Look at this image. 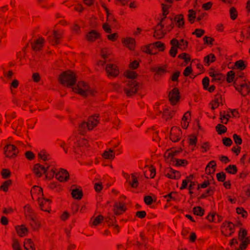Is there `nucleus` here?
<instances>
[{"mask_svg": "<svg viewBox=\"0 0 250 250\" xmlns=\"http://www.w3.org/2000/svg\"><path fill=\"white\" fill-rule=\"evenodd\" d=\"M137 76V73L133 71H128L125 73V76L131 80H134Z\"/></svg>", "mask_w": 250, "mask_h": 250, "instance_id": "nucleus-51", "label": "nucleus"}, {"mask_svg": "<svg viewBox=\"0 0 250 250\" xmlns=\"http://www.w3.org/2000/svg\"><path fill=\"white\" fill-rule=\"evenodd\" d=\"M103 28L106 33L110 34L112 32L110 26L107 23H104L103 25Z\"/></svg>", "mask_w": 250, "mask_h": 250, "instance_id": "nucleus-63", "label": "nucleus"}, {"mask_svg": "<svg viewBox=\"0 0 250 250\" xmlns=\"http://www.w3.org/2000/svg\"><path fill=\"white\" fill-rule=\"evenodd\" d=\"M223 143L226 146H230L232 144V141L230 138L225 137L223 139Z\"/></svg>", "mask_w": 250, "mask_h": 250, "instance_id": "nucleus-54", "label": "nucleus"}, {"mask_svg": "<svg viewBox=\"0 0 250 250\" xmlns=\"http://www.w3.org/2000/svg\"><path fill=\"white\" fill-rule=\"evenodd\" d=\"M170 44L172 45L169 54L172 57H175L178 52V48H179V41L175 38H173L170 41Z\"/></svg>", "mask_w": 250, "mask_h": 250, "instance_id": "nucleus-16", "label": "nucleus"}, {"mask_svg": "<svg viewBox=\"0 0 250 250\" xmlns=\"http://www.w3.org/2000/svg\"><path fill=\"white\" fill-rule=\"evenodd\" d=\"M11 181L10 180L5 181L1 186V188L4 191H6L8 189V187L11 184Z\"/></svg>", "mask_w": 250, "mask_h": 250, "instance_id": "nucleus-61", "label": "nucleus"}, {"mask_svg": "<svg viewBox=\"0 0 250 250\" xmlns=\"http://www.w3.org/2000/svg\"><path fill=\"white\" fill-rule=\"evenodd\" d=\"M112 90L119 92L121 90L120 85L118 83H111L110 84Z\"/></svg>", "mask_w": 250, "mask_h": 250, "instance_id": "nucleus-56", "label": "nucleus"}, {"mask_svg": "<svg viewBox=\"0 0 250 250\" xmlns=\"http://www.w3.org/2000/svg\"><path fill=\"white\" fill-rule=\"evenodd\" d=\"M236 212L238 214H241L242 216L246 218L247 216V212L243 208H237Z\"/></svg>", "mask_w": 250, "mask_h": 250, "instance_id": "nucleus-50", "label": "nucleus"}, {"mask_svg": "<svg viewBox=\"0 0 250 250\" xmlns=\"http://www.w3.org/2000/svg\"><path fill=\"white\" fill-rule=\"evenodd\" d=\"M221 101H222L221 95L220 94L216 95L215 96L214 99L211 102V104H212L211 108L212 109H215L217 108L219 106V103Z\"/></svg>", "mask_w": 250, "mask_h": 250, "instance_id": "nucleus-26", "label": "nucleus"}, {"mask_svg": "<svg viewBox=\"0 0 250 250\" xmlns=\"http://www.w3.org/2000/svg\"><path fill=\"white\" fill-rule=\"evenodd\" d=\"M193 213L195 215L202 216L204 215V210L200 207H194L193 208Z\"/></svg>", "mask_w": 250, "mask_h": 250, "instance_id": "nucleus-44", "label": "nucleus"}, {"mask_svg": "<svg viewBox=\"0 0 250 250\" xmlns=\"http://www.w3.org/2000/svg\"><path fill=\"white\" fill-rule=\"evenodd\" d=\"M174 20L178 27L182 28L184 27L185 21L183 14L176 15Z\"/></svg>", "mask_w": 250, "mask_h": 250, "instance_id": "nucleus-21", "label": "nucleus"}, {"mask_svg": "<svg viewBox=\"0 0 250 250\" xmlns=\"http://www.w3.org/2000/svg\"><path fill=\"white\" fill-rule=\"evenodd\" d=\"M102 157L105 159H113L115 157V155L114 150L109 149L108 150H105L104 152Z\"/></svg>", "mask_w": 250, "mask_h": 250, "instance_id": "nucleus-25", "label": "nucleus"}, {"mask_svg": "<svg viewBox=\"0 0 250 250\" xmlns=\"http://www.w3.org/2000/svg\"><path fill=\"white\" fill-rule=\"evenodd\" d=\"M249 244H250V236L247 237L241 241V243L240 244V249L246 250Z\"/></svg>", "mask_w": 250, "mask_h": 250, "instance_id": "nucleus-33", "label": "nucleus"}, {"mask_svg": "<svg viewBox=\"0 0 250 250\" xmlns=\"http://www.w3.org/2000/svg\"><path fill=\"white\" fill-rule=\"evenodd\" d=\"M16 229L17 233L21 236H23L26 235L27 232H28L27 228L23 225H22L21 226H17L16 227Z\"/></svg>", "mask_w": 250, "mask_h": 250, "instance_id": "nucleus-28", "label": "nucleus"}, {"mask_svg": "<svg viewBox=\"0 0 250 250\" xmlns=\"http://www.w3.org/2000/svg\"><path fill=\"white\" fill-rule=\"evenodd\" d=\"M216 177L219 181L224 182L226 179V174L224 172H221L216 174Z\"/></svg>", "mask_w": 250, "mask_h": 250, "instance_id": "nucleus-53", "label": "nucleus"}, {"mask_svg": "<svg viewBox=\"0 0 250 250\" xmlns=\"http://www.w3.org/2000/svg\"><path fill=\"white\" fill-rule=\"evenodd\" d=\"M192 72L191 66L187 67L184 71L183 74L185 77H188Z\"/></svg>", "mask_w": 250, "mask_h": 250, "instance_id": "nucleus-59", "label": "nucleus"}, {"mask_svg": "<svg viewBox=\"0 0 250 250\" xmlns=\"http://www.w3.org/2000/svg\"><path fill=\"white\" fill-rule=\"evenodd\" d=\"M176 162V166H185L188 164V161L185 159H175L174 162Z\"/></svg>", "mask_w": 250, "mask_h": 250, "instance_id": "nucleus-48", "label": "nucleus"}, {"mask_svg": "<svg viewBox=\"0 0 250 250\" xmlns=\"http://www.w3.org/2000/svg\"><path fill=\"white\" fill-rule=\"evenodd\" d=\"M235 76V73L231 70L228 72L227 75V81L228 83H230L233 82Z\"/></svg>", "mask_w": 250, "mask_h": 250, "instance_id": "nucleus-47", "label": "nucleus"}, {"mask_svg": "<svg viewBox=\"0 0 250 250\" xmlns=\"http://www.w3.org/2000/svg\"><path fill=\"white\" fill-rule=\"evenodd\" d=\"M236 79L234 82V86L237 90L243 96H246L250 93V83L249 84L246 83L238 84Z\"/></svg>", "mask_w": 250, "mask_h": 250, "instance_id": "nucleus-6", "label": "nucleus"}, {"mask_svg": "<svg viewBox=\"0 0 250 250\" xmlns=\"http://www.w3.org/2000/svg\"><path fill=\"white\" fill-rule=\"evenodd\" d=\"M205 33V31L202 29H196L194 32L192 33V34L195 35L197 37H201Z\"/></svg>", "mask_w": 250, "mask_h": 250, "instance_id": "nucleus-52", "label": "nucleus"}, {"mask_svg": "<svg viewBox=\"0 0 250 250\" xmlns=\"http://www.w3.org/2000/svg\"><path fill=\"white\" fill-rule=\"evenodd\" d=\"M145 176L147 178H153L156 174L155 169L152 167H148V171H146L144 173Z\"/></svg>", "mask_w": 250, "mask_h": 250, "instance_id": "nucleus-29", "label": "nucleus"}, {"mask_svg": "<svg viewBox=\"0 0 250 250\" xmlns=\"http://www.w3.org/2000/svg\"><path fill=\"white\" fill-rule=\"evenodd\" d=\"M209 83V78L208 77H205L202 80L203 88L204 89L208 90L209 92H212L215 89V86L214 85H212L208 87Z\"/></svg>", "mask_w": 250, "mask_h": 250, "instance_id": "nucleus-23", "label": "nucleus"}, {"mask_svg": "<svg viewBox=\"0 0 250 250\" xmlns=\"http://www.w3.org/2000/svg\"><path fill=\"white\" fill-rule=\"evenodd\" d=\"M75 186L73 185L72 187L70 189V191H71V194L73 198L75 199H78V188L76 187L74 188H73V187H74Z\"/></svg>", "mask_w": 250, "mask_h": 250, "instance_id": "nucleus-42", "label": "nucleus"}, {"mask_svg": "<svg viewBox=\"0 0 250 250\" xmlns=\"http://www.w3.org/2000/svg\"><path fill=\"white\" fill-rule=\"evenodd\" d=\"M152 44H149L147 45L144 46L142 47V50L144 52L148 54H155V52H153V48Z\"/></svg>", "mask_w": 250, "mask_h": 250, "instance_id": "nucleus-31", "label": "nucleus"}, {"mask_svg": "<svg viewBox=\"0 0 250 250\" xmlns=\"http://www.w3.org/2000/svg\"><path fill=\"white\" fill-rule=\"evenodd\" d=\"M107 39L112 42L115 41L118 38V34L116 33L111 34L107 36Z\"/></svg>", "mask_w": 250, "mask_h": 250, "instance_id": "nucleus-58", "label": "nucleus"}, {"mask_svg": "<svg viewBox=\"0 0 250 250\" xmlns=\"http://www.w3.org/2000/svg\"><path fill=\"white\" fill-rule=\"evenodd\" d=\"M125 210V205L121 202L116 203L114 205L113 211L117 215L122 214Z\"/></svg>", "mask_w": 250, "mask_h": 250, "instance_id": "nucleus-18", "label": "nucleus"}, {"mask_svg": "<svg viewBox=\"0 0 250 250\" xmlns=\"http://www.w3.org/2000/svg\"><path fill=\"white\" fill-rule=\"evenodd\" d=\"M165 18L166 17L163 18L161 22H159L155 27L153 37L157 39H161L165 36V33L163 31L164 25L162 24V22L165 20Z\"/></svg>", "mask_w": 250, "mask_h": 250, "instance_id": "nucleus-9", "label": "nucleus"}, {"mask_svg": "<svg viewBox=\"0 0 250 250\" xmlns=\"http://www.w3.org/2000/svg\"><path fill=\"white\" fill-rule=\"evenodd\" d=\"M235 66L240 70H243L246 68V65L243 60H239L235 62Z\"/></svg>", "mask_w": 250, "mask_h": 250, "instance_id": "nucleus-38", "label": "nucleus"}, {"mask_svg": "<svg viewBox=\"0 0 250 250\" xmlns=\"http://www.w3.org/2000/svg\"><path fill=\"white\" fill-rule=\"evenodd\" d=\"M152 44L153 45V49L158 48L160 51H163L165 49V44L161 42H156Z\"/></svg>", "mask_w": 250, "mask_h": 250, "instance_id": "nucleus-35", "label": "nucleus"}, {"mask_svg": "<svg viewBox=\"0 0 250 250\" xmlns=\"http://www.w3.org/2000/svg\"><path fill=\"white\" fill-rule=\"evenodd\" d=\"M107 21H108L110 24L114 26H117L118 23L116 19L115 18L113 15L110 16L109 17H107Z\"/></svg>", "mask_w": 250, "mask_h": 250, "instance_id": "nucleus-49", "label": "nucleus"}, {"mask_svg": "<svg viewBox=\"0 0 250 250\" xmlns=\"http://www.w3.org/2000/svg\"><path fill=\"white\" fill-rule=\"evenodd\" d=\"M188 45V42L187 41L184 40V39H181L180 42H179L178 47L179 48L184 50H186Z\"/></svg>", "mask_w": 250, "mask_h": 250, "instance_id": "nucleus-43", "label": "nucleus"}, {"mask_svg": "<svg viewBox=\"0 0 250 250\" xmlns=\"http://www.w3.org/2000/svg\"><path fill=\"white\" fill-rule=\"evenodd\" d=\"M225 170L229 174H235L237 172V168L235 165H230L225 168Z\"/></svg>", "mask_w": 250, "mask_h": 250, "instance_id": "nucleus-34", "label": "nucleus"}, {"mask_svg": "<svg viewBox=\"0 0 250 250\" xmlns=\"http://www.w3.org/2000/svg\"><path fill=\"white\" fill-rule=\"evenodd\" d=\"M248 235L247 231L244 229H240L238 233V239L242 241L243 239L247 237Z\"/></svg>", "mask_w": 250, "mask_h": 250, "instance_id": "nucleus-37", "label": "nucleus"}, {"mask_svg": "<svg viewBox=\"0 0 250 250\" xmlns=\"http://www.w3.org/2000/svg\"><path fill=\"white\" fill-rule=\"evenodd\" d=\"M138 88V83L134 80H131L125 87L124 91L127 97H130L137 93Z\"/></svg>", "mask_w": 250, "mask_h": 250, "instance_id": "nucleus-4", "label": "nucleus"}, {"mask_svg": "<svg viewBox=\"0 0 250 250\" xmlns=\"http://www.w3.org/2000/svg\"><path fill=\"white\" fill-rule=\"evenodd\" d=\"M169 100L172 105H175L179 100V91L177 88H174L169 93Z\"/></svg>", "mask_w": 250, "mask_h": 250, "instance_id": "nucleus-8", "label": "nucleus"}, {"mask_svg": "<svg viewBox=\"0 0 250 250\" xmlns=\"http://www.w3.org/2000/svg\"><path fill=\"white\" fill-rule=\"evenodd\" d=\"M105 70L108 77H116L119 73V70L116 64H108Z\"/></svg>", "mask_w": 250, "mask_h": 250, "instance_id": "nucleus-7", "label": "nucleus"}, {"mask_svg": "<svg viewBox=\"0 0 250 250\" xmlns=\"http://www.w3.org/2000/svg\"><path fill=\"white\" fill-rule=\"evenodd\" d=\"M229 13H230V18L232 20H234L237 18V15H238L237 11L235 7H232L230 8Z\"/></svg>", "mask_w": 250, "mask_h": 250, "instance_id": "nucleus-46", "label": "nucleus"}, {"mask_svg": "<svg viewBox=\"0 0 250 250\" xmlns=\"http://www.w3.org/2000/svg\"><path fill=\"white\" fill-rule=\"evenodd\" d=\"M174 114L173 111H170L168 109L166 108L163 110V118L167 121L172 118Z\"/></svg>", "mask_w": 250, "mask_h": 250, "instance_id": "nucleus-27", "label": "nucleus"}, {"mask_svg": "<svg viewBox=\"0 0 250 250\" xmlns=\"http://www.w3.org/2000/svg\"><path fill=\"white\" fill-rule=\"evenodd\" d=\"M165 174L167 177L172 179H178L181 176L180 173L178 171L174 170L170 167L165 170Z\"/></svg>", "mask_w": 250, "mask_h": 250, "instance_id": "nucleus-14", "label": "nucleus"}, {"mask_svg": "<svg viewBox=\"0 0 250 250\" xmlns=\"http://www.w3.org/2000/svg\"><path fill=\"white\" fill-rule=\"evenodd\" d=\"M69 176L66 170L63 169H60V171L56 174V178L61 182L66 181Z\"/></svg>", "mask_w": 250, "mask_h": 250, "instance_id": "nucleus-19", "label": "nucleus"}, {"mask_svg": "<svg viewBox=\"0 0 250 250\" xmlns=\"http://www.w3.org/2000/svg\"><path fill=\"white\" fill-rule=\"evenodd\" d=\"M233 138L236 144L241 145L242 144V139L239 135H237L236 134H234L233 135Z\"/></svg>", "mask_w": 250, "mask_h": 250, "instance_id": "nucleus-55", "label": "nucleus"}, {"mask_svg": "<svg viewBox=\"0 0 250 250\" xmlns=\"http://www.w3.org/2000/svg\"><path fill=\"white\" fill-rule=\"evenodd\" d=\"M44 42V39L41 38L38 40H35L34 43H31L32 48L35 51L40 50L42 47Z\"/></svg>", "mask_w": 250, "mask_h": 250, "instance_id": "nucleus-22", "label": "nucleus"}, {"mask_svg": "<svg viewBox=\"0 0 250 250\" xmlns=\"http://www.w3.org/2000/svg\"><path fill=\"white\" fill-rule=\"evenodd\" d=\"M181 137V130L179 128L176 127H172L170 134V140L172 142H176L180 140Z\"/></svg>", "mask_w": 250, "mask_h": 250, "instance_id": "nucleus-10", "label": "nucleus"}, {"mask_svg": "<svg viewBox=\"0 0 250 250\" xmlns=\"http://www.w3.org/2000/svg\"><path fill=\"white\" fill-rule=\"evenodd\" d=\"M59 81L61 84L67 86L74 92H78V84L76 83V75L73 72L68 71L63 72L60 75Z\"/></svg>", "mask_w": 250, "mask_h": 250, "instance_id": "nucleus-1", "label": "nucleus"}, {"mask_svg": "<svg viewBox=\"0 0 250 250\" xmlns=\"http://www.w3.org/2000/svg\"><path fill=\"white\" fill-rule=\"evenodd\" d=\"M165 157L167 159H170V161H173L174 162L175 159L174 154L172 153V150H167L164 155Z\"/></svg>", "mask_w": 250, "mask_h": 250, "instance_id": "nucleus-41", "label": "nucleus"}, {"mask_svg": "<svg viewBox=\"0 0 250 250\" xmlns=\"http://www.w3.org/2000/svg\"><path fill=\"white\" fill-rule=\"evenodd\" d=\"M153 71L155 72L153 78L155 81H159L161 77L164 75L167 72L166 67H158L153 69Z\"/></svg>", "mask_w": 250, "mask_h": 250, "instance_id": "nucleus-11", "label": "nucleus"}, {"mask_svg": "<svg viewBox=\"0 0 250 250\" xmlns=\"http://www.w3.org/2000/svg\"><path fill=\"white\" fill-rule=\"evenodd\" d=\"M128 183L133 188H136L138 186L139 183L135 174H131V180H129Z\"/></svg>", "mask_w": 250, "mask_h": 250, "instance_id": "nucleus-30", "label": "nucleus"}, {"mask_svg": "<svg viewBox=\"0 0 250 250\" xmlns=\"http://www.w3.org/2000/svg\"><path fill=\"white\" fill-rule=\"evenodd\" d=\"M24 248L25 250H35L34 244L30 239H27L24 243Z\"/></svg>", "mask_w": 250, "mask_h": 250, "instance_id": "nucleus-32", "label": "nucleus"}, {"mask_svg": "<svg viewBox=\"0 0 250 250\" xmlns=\"http://www.w3.org/2000/svg\"><path fill=\"white\" fill-rule=\"evenodd\" d=\"M4 153L8 157L16 156L18 153L16 147L12 145H7L4 147Z\"/></svg>", "mask_w": 250, "mask_h": 250, "instance_id": "nucleus-13", "label": "nucleus"}, {"mask_svg": "<svg viewBox=\"0 0 250 250\" xmlns=\"http://www.w3.org/2000/svg\"><path fill=\"white\" fill-rule=\"evenodd\" d=\"M104 220V216L102 215H99L95 218H93L92 221V225L97 226L100 224Z\"/></svg>", "mask_w": 250, "mask_h": 250, "instance_id": "nucleus-40", "label": "nucleus"}, {"mask_svg": "<svg viewBox=\"0 0 250 250\" xmlns=\"http://www.w3.org/2000/svg\"><path fill=\"white\" fill-rule=\"evenodd\" d=\"M216 130L218 133L221 135L226 132L227 128L225 125L222 124H218L216 126Z\"/></svg>", "mask_w": 250, "mask_h": 250, "instance_id": "nucleus-39", "label": "nucleus"}, {"mask_svg": "<svg viewBox=\"0 0 250 250\" xmlns=\"http://www.w3.org/2000/svg\"><path fill=\"white\" fill-rule=\"evenodd\" d=\"M14 250H22L18 241L15 240L12 245Z\"/></svg>", "mask_w": 250, "mask_h": 250, "instance_id": "nucleus-64", "label": "nucleus"}, {"mask_svg": "<svg viewBox=\"0 0 250 250\" xmlns=\"http://www.w3.org/2000/svg\"><path fill=\"white\" fill-rule=\"evenodd\" d=\"M235 225L231 222L226 221L221 226V232L226 236H230L234 233Z\"/></svg>", "mask_w": 250, "mask_h": 250, "instance_id": "nucleus-5", "label": "nucleus"}, {"mask_svg": "<svg viewBox=\"0 0 250 250\" xmlns=\"http://www.w3.org/2000/svg\"><path fill=\"white\" fill-rule=\"evenodd\" d=\"M61 37V33L53 31L52 37H49V40L53 44H58Z\"/></svg>", "mask_w": 250, "mask_h": 250, "instance_id": "nucleus-24", "label": "nucleus"}, {"mask_svg": "<svg viewBox=\"0 0 250 250\" xmlns=\"http://www.w3.org/2000/svg\"><path fill=\"white\" fill-rule=\"evenodd\" d=\"M80 146L82 147L85 146L87 147L88 146L87 140L84 138H82L79 140V146Z\"/></svg>", "mask_w": 250, "mask_h": 250, "instance_id": "nucleus-62", "label": "nucleus"}, {"mask_svg": "<svg viewBox=\"0 0 250 250\" xmlns=\"http://www.w3.org/2000/svg\"><path fill=\"white\" fill-rule=\"evenodd\" d=\"M49 166H48L46 168L44 166H42L39 164L35 165L33 170L36 175L38 177H41L42 175V172L44 174H46L47 170L49 169Z\"/></svg>", "mask_w": 250, "mask_h": 250, "instance_id": "nucleus-15", "label": "nucleus"}, {"mask_svg": "<svg viewBox=\"0 0 250 250\" xmlns=\"http://www.w3.org/2000/svg\"><path fill=\"white\" fill-rule=\"evenodd\" d=\"M122 43L130 50H133L135 46V41L131 38H126L122 40Z\"/></svg>", "mask_w": 250, "mask_h": 250, "instance_id": "nucleus-20", "label": "nucleus"}, {"mask_svg": "<svg viewBox=\"0 0 250 250\" xmlns=\"http://www.w3.org/2000/svg\"><path fill=\"white\" fill-rule=\"evenodd\" d=\"M86 38L88 42H93L101 38V34L97 30H92L86 34Z\"/></svg>", "mask_w": 250, "mask_h": 250, "instance_id": "nucleus-17", "label": "nucleus"}, {"mask_svg": "<svg viewBox=\"0 0 250 250\" xmlns=\"http://www.w3.org/2000/svg\"><path fill=\"white\" fill-rule=\"evenodd\" d=\"M99 116L97 114L90 116L87 122H83L79 125V133L83 134L86 132L87 130H93L99 123Z\"/></svg>", "mask_w": 250, "mask_h": 250, "instance_id": "nucleus-2", "label": "nucleus"}, {"mask_svg": "<svg viewBox=\"0 0 250 250\" xmlns=\"http://www.w3.org/2000/svg\"><path fill=\"white\" fill-rule=\"evenodd\" d=\"M109 50L107 48H103L101 50V53L102 57L104 59L108 58L109 55Z\"/></svg>", "mask_w": 250, "mask_h": 250, "instance_id": "nucleus-57", "label": "nucleus"}, {"mask_svg": "<svg viewBox=\"0 0 250 250\" xmlns=\"http://www.w3.org/2000/svg\"><path fill=\"white\" fill-rule=\"evenodd\" d=\"M188 12V20L191 23H193L194 22L195 19L196 18V12L192 9H189Z\"/></svg>", "mask_w": 250, "mask_h": 250, "instance_id": "nucleus-36", "label": "nucleus"}, {"mask_svg": "<svg viewBox=\"0 0 250 250\" xmlns=\"http://www.w3.org/2000/svg\"><path fill=\"white\" fill-rule=\"evenodd\" d=\"M225 79V76L222 74L217 73L215 76L212 79L211 82H220Z\"/></svg>", "mask_w": 250, "mask_h": 250, "instance_id": "nucleus-45", "label": "nucleus"}, {"mask_svg": "<svg viewBox=\"0 0 250 250\" xmlns=\"http://www.w3.org/2000/svg\"><path fill=\"white\" fill-rule=\"evenodd\" d=\"M37 194L38 195V198L39 200V203L40 205V206L42 209L45 210L43 208V201L42 200V196H43L42 193V189L38 187H34L31 190V194L32 195V197H33V194Z\"/></svg>", "mask_w": 250, "mask_h": 250, "instance_id": "nucleus-12", "label": "nucleus"}, {"mask_svg": "<svg viewBox=\"0 0 250 250\" xmlns=\"http://www.w3.org/2000/svg\"><path fill=\"white\" fill-rule=\"evenodd\" d=\"M204 43L209 44L210 45L213 44V42L214 41V39L211 37L205 36L203 38Z\"/></svg>", "mask_w": 250, "mask_h": 250, "instance_id": "nucleus-60", "label": "nucleus"}, {"mask_svg": "<svg viewBox=\"0 0 250 250\" xmlns=\"http://www.w3.org/2000/svg\"><path fill=\"white\" fill-rule=\"evenodd\" d=\"M96 91L91 88L89 85L83 81L79 82V95L84 98L94 96Z\"/></svg>", "mask_w": 250, "mask_h": 250, "instance_id": "nucleus-3", "label": "nucleus"}]
</instances>
